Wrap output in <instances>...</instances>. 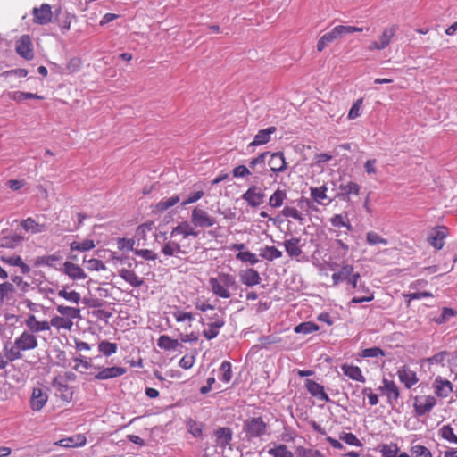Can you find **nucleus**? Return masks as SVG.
Returning a JSON list of instances; mask_svg holds the SVG:
<instances>
[{
    "mask_svg": "<svg viewBox=\"0 0 457 457\" xmlns=\"http://www.w3.org/2000/svg\"><path fill=\"white\" fill-rule=\"evenodd\" d=\"M56 313L50 319L51 328H54L57 333L71 332L75 325V320L81 319V310L73 305H65L63 303L56 304Z\"/></svg>",
    "mask_w": 457,
    "mask_h": 457,
    "instance_id": "obj_1",
    "label": "nucleus"
},
{
    "mask_svg": "<svg viewBox=\"0 0 457 457\" xmlns=\"http://www.w3.org/2000/svg\"><path fill=\"white\" fill-rule=\"evenodd\" d=\"M38 346V341L36 335L24 330L14 339L13 344H4V352L10 361L20 360L23 357L22 352L32 351Z\"/></svg>",
    "mask_w": 457,
    "mask_h": 457,
    "instance_id": "obj_2",
    "label": "nucleus"
},
{
    "mask_svg": "<svg viewBox=\"0 0 457 457\" xmlns=\"http://www.w3.org/2000/svg\"><path fill=\"white\" fill-rule=\"evenodd\" d=\"M209 285L212 292L220 298L228 299L231 296L230 289L237 287L236 278L225 272H220L217 277L210 278Z\"/></svg>",
    "mask_w": 457,
    "mask_h": 457,
    "instance_id": "obj_3",
    "label": "nucleus"
},
{
    "mask_svg": "<svg viewBox=\"0 0 457 457\" xmlns=\"http://www.w3.org/2000/svg\"><path fill=\"white\" fill-rule=\"evenodd\" d=\"M295 203V206L289 204L284 206L280 213L284 218L293 219L299 224L303 225L306 220V216L308 215V208L311 205V202L306 197L302 196L296 200Z\"/></svg>",
    "mask_w": 457,
    "mask_h": 457,
    "instance_id": "obj_4",
    "label": "nucleus"
},
{
    "mask_svg": "<svg viewBox=\"0 0 457 457\" xmlns=\"http://www.w3.org/2000/svg\"><path fill=\"white\" fill-rule=\"evenodd\" d=\"M122 267L119 270V275L131 287H139L144 284V278L137 275L135 268L137 261L133 258L125 257L120 259Z\"/></svg>",
    "mask_w": 457,
    "mask_h": 457,
    "instance_id": "obj_5",
    "label": "nucleus"
},
{
    "mask_svg": "<svg viewBox=\"0 0 457 457\" xmlns=\"http://www.w3.org/2000/svg\"><path fill=\"white\" fill-rule=\"evenodd\" d=\"M397 24H391L386 26L382 29L380 33L378 35L377 39L372 41L368 46L369 51H382L388 47L392 41L394 40L397 31H398Z\"/></svg>",
    "mask_w": 457,
    "mask_h": 457,
    "instance_id": "obj_6",
    "label": "nucleus"
},
{
    "mask_svg": "<svg viewBox=\"0 0 457 457\" xmlns=\"http://www.w3.org/2000/svg\"><path fill=\"white\" fill-rule=\"evenodd\" d=\"M199 232L187 220L180 221L172 228L170 237L178 244H190L189 237L196 238Z\"/></svg>",
    "mask_w": 457,
    "mask_h": 457,
    "instance_id": "obj_7",
    "label": "nucleus"
},
{
    "mask_svg": "<svg viewBox=\"0 0 457 457\" xmlns=\"http://www.w3.org/2000/svg\"><path fill=\"white\" fill-rule=\"evenodd\" d=\"M267 424L261 417L249 418L244 422V432L248 439L262 437L267 434Z\"/></svg>",
    "mask_w": 457,
    "mask_h": 457,
    "instance_id": "obj_8",
    "label": "nucleus"
},
{
    "mask_svg": "<svg viewBox=\"0 0 457 457\" xmlns=\"http://www.w3.org/2000/svg\"><path fill=\"white\" fill-rule=\"evenodd\" d=\"M189 223L194 228H206L213 227L217 223V220L213 216L209 214L206 210L200 207H195L191 212Z\"/></svg>",
    "mask_w": 457,
    "mask_h": 457,
    "instance_id": "obj_9",
    "label": "nucleus"
},
{
    "mask_svg": "<svg viewBox=\"0 0 457 457\" xmlns=\"http://www.w3.org/2000/svg\"><path fill=\"white\" fill-rule=\"evenodd\" d=\"M436 405V399L432 395H416L413 398V411L416 417L429 413Z\"/></svg>",
    "mask_w": 457,
    "mask_h": 457,
    "instance_id": "obj_10",
    "label": "nucleus"
},
{
    "mask_svg": "<svg viewBox=\"0 0 457 457\" xmlns=\"http://www.w3.org/2000/svg\"><path fill=\"white\" fill-rule=\"evenodd\" d=\"M192 249L191 244H178L170 238L163 244L161 252L165 257H179L188 254Z\"/></svg>",
    "mask_w": 457,
    "mask_h": 457,
    "instance_id": "obj_11",
    "label": "nucleus"
},
{
    "mask_svg": "<svg viewBox=\"0 0 457 457\" xmlns=\"http://www.w3.org/2000/svg\"><path fill=\"white\" fill-rule=\"evenodd\" d=\"M345 35H346L345 25H337L334 27L320 37L316 46L317 51L320 53L322 52L328 44L342 38Z\"/></svg>",
    "mask_w": 457,
    "mask_h": 457,
    "instance_id": "obj_12",
    "label": "nucleus"
},
{
    "mask_svg": "<svg viewBox=\"0 0 457 457\" xmlns=\"http://www.w3.org/2000/svg\"><path fill=\"white\" fill-rule=\"evenodd\" d=\"M379 390L386 397V402L389 405L394 406L398 403L400 389L394 380L383 378Z\"/></svg>",
    "mask_w": 457,
    "mask_h": 457,
    "instance_id": "obj_13",
    "label": "nucleus"
},
{
    "mask_svg": "<svg viewBox=\"0 0 457 457\" xmlns=\"http://www.w3.org/2000/svg\"><path fill=\"white\" fill-rule=\"evenodd\" d=\"M265 196V193L261 187L256 185H252L242 195V199L245 200L249 206L256 208L264 203Z\"/></svg>",
    "mask_w": 457,
    "mask_h": 457,
    "instance_id": "obj_14",
    "label": "nucleus"
},
{
    "mask_svg": "<svg viewBox=\"0 0 457 457\" xmlns=\"http://www.w3.org/2000/svg\"><path fill=\"white\" fill-rule=\"evenodd\" d=\"M48 402L47 389L44 386L34 387L29 398V406L33 411H41Z\"/></svg>",
    "mask_w": 457,
    "mask_h": 457,
    "instance_id": "obj_15",
    "label": "nucleus"
},
{
    "mask_svg": "<svg viewBox=\"0 0 457 457\" xmlns=\"http://www.w3.org/2000/svg\"><path fill=\"white\" fill-rule=\"evenodd\" d=\"M17 54L27 61L34 58V51L31 38L29 35H22L16 42Z\"/></svg>",
    "mask_w": 457,
    "mask_h": 457,
    "instance_id": "obj_16",
    "label": "nucleus"
},
{
    "mask_svg": "<svg viewBox=\"0 0 457 457\" xmlns=\"http://www.w3.org/2000/svg\"><path fill=\"white\" fill-rule=\"evenodd\" d=\"M33 22L38 25H46L52 21L53 12L49 4H42L32 10Z\"/></svg>",
    "mask_w": 457,
    "mask_h": 457,
    "instance_id": "obj_17",
    "label": "nucleus"
},
{
    "mask_svg": "<svg viewBox=\"0 0 457 457\" xmlns=\"http://www.w3.org/2000/svg\"><path fill=\"white\" fill-rule=\"evenodd\" d=\"M448 228L445 226H437L433 228L428 237V242L436 250H441L445 245V239L448 237Z\"/></svg>",
    "mask_w": 457,
    "mask_h": 457,
    "instance_id": "obj_18",
    "label": "nucleus"
},
{
    "mask_svg": "<svg viewBox=\"0 0 457 457\" xmlns=\"http://www.w3.org/2000/svg\"><path fill=\"white\" fill-rule=\"evenodd\" d=\"M400 382L405 388L410 389L419 382V378L416 371L412 370L410 367L403 365L397 370L396 372Z\"/></svg>",
    "mask_w": 457,
    "mask_h": 457,
    "instance_id": "obj_19",
    "label": "nucleus"
},
{
    "mask_svg": "<svg viewBox=\"0 0 457 457\" xmlns=\"http://www.w3.org/2000/svg\"><path fill=\"white\" fill-rule=\"evenodd\" d=\"M435 395L439 398H446L448 397L453 390V384L447 380L446 378L437 376L433 381L432 384Z\"/></svg>",
    "mask_w": 457,
    "mask_h": 457,
    "instance_id": "obj_20",
    "label": "nucleus"
},
{
    "mask_svg": "<svg viewBox=\"0 0 457 457\" xmlns=\"http://www.w3.org/2000/svg\"><path fill=\"white\" fill-rule=\"evenodd\" d=\"M24 323L27 327V330L32 334L48 331L51 328L50 320H38L34 314H29Z\"/></svg>",
    "mask_w": 457,
    "mask_h": 457,
    "instance_id": "obj_21",
    "label": "nucleus"
},
{
    "mask_svg": "<svg viewBox=\"0 0 457 457\" xmlns=\"http://www.w3.org/2000/svg\"><path fill=\"white\" fill-rule=\"evenodd\" d=\"M180 201L178 195H173L170 197L162 198L158 203L152 206V212L154 214H162L170 208L175 206Z\"/></svg>",
    "mask_w": 457,
    "mask_h": 457,
    "instance_id": "obj_22",
    "label": "nucleus"
},
{
    "mask_svg": "<svg viewBox=\"0 0 457 457\" xmlns=\"http://www.w3.org/2000/svg\"><path fill=\"white\" fill-rule=\"evenodd\" d=\"M53 386L56 390L57 396L63 402L70 403L72 400L73 390L67 383L55 378L53 381Z\"/></svg>",
    "mask_w": 457,
    "mask_h": 457,
    "instance_id": "obj_23",
    "label": "nucleus"
},
{
    "mask_svg": "<svg viewBox=\"0 0 457 457\" xmlns=\"http://www.w3.org/2000/svg\"><path fill=\"white\" fill-rule=\"evenodd\" d=\"M305 387L313 397H316L317 399L326 403L330 401L328 395L325 392L324 386L316 381L306 379Z\"/></svg>",
    "mask_w": 457,
    "mask_h": 457,
    "instance_id": "obj_24",
    "label": "nucleus"
},
{
    "mask_svg": "<svg viewBox=\"0 0 457 457\" xmlns=\"http://www.w3.org/2000/svg\"><path fill=\"white\" fill-rule=\"evenodd\" d=\"M239 277L241 283L247 287L259 285L262 281L259 272L252 268L241 270Z\"/></svg>",
    "mask_w": 457,
    "mask_h": 457,
    "instance_id": "obj_25",
    "label": "nucleus"
},
{
    "mask_svg": "<svg viewBox=\"0 0 457 457\" xmlns=\"http://www.w3.org/2000/svg\"><path fill=\"white\" fill-rule=\"evenodd\" d=\"M270 170L274 173L283 172L287 169L286 159L282 152H276L270 154L269 161Z\"/></svg>",
    "mask_w": 457,
    "mask_h": 457,
    "instance_id": "obj_26",
    "label": "nucleus"
},
{
    "mask_svg": "<svg viewBox=\"0 0 457 457\" xmlns=\"http://www.w3.org/2000/svg\"><path fill=\"white\" fill-rule=\"evenodd\" d=\"M277 131V128L270 126L267 129H261L254 136L253 140L248 145V147L262 145L269 143L271 138V135Z\"/></svg>",
    "mask_w": 457,
    "mask_h": 457,
    "instance_id": "obj_27",
    "label": "nucleus"
},
{
    "mask_svg": "<svg viewBox=\"0 0 457 457\" xmlns=\"http://www.w3.org/2000/svg\"><path fill=\"white\" fill-rule=\"evenodd\" d=\"M57 295L71 304H75L77 307L80 303L81 295L71 289L69 286H63L60 290L57 291Z\"/></svg>",
    "mask_w": 457,
    "mask_h": 457,
    "instance_id": "obj_28",
    "label": "nucleus"
},
{
    "mask_svg": "<svg viewBox=\"0 0 457 457\" xmlns=\"http://www.w3.org/2000/svg\"><path fill=\"white\" fill-rule=\"evenodd\" d=\"M126 371V369L123 367L113 366L104 368L95 376V378L98 380L110 379L122 376Z\"/></svg>",
    "mask_w": 457,
    "mask_h": 457,
    "instance_id": "obj_29",
    "label": "nucleus"
},
{
    "mask_svg": "<svg viewBox=\"0 0 457 457\" xmlns=\"http://www.w3.org/2000/svg\"><path fill=\"white\" fill-rule=\"evenodd\" d=\"M63 272L73 280L85 279L87 278L83 269L71 262H64Z\"/></svg>",
    "mask_w": 457,
    "mask_h": 457,
    "instance_id": "obj_30",
    "label": "nucleus"
},
{
    "mask_svg": "<svg viewBox=\"0 0 457 457\" xmlns=\"http://www.w3.org/2000/svg\"><path fill=\"white\" fill-rule=\"evenodd\" d=\"M216 445L222 450L230 445L232 440V431L229 428H220L215 430Z\"/></svg>",
    "mask_w": 457,
    "mask_h": 457,
    "instance_id": "obj_31",
    "label": "nucleus"
},
{
    "mask_svg": "<svg viewBox=\"0 0 457 457\" xmlns=\"http://www.w3.org/2000/svg\"><path fill=\"white\" fill-rule=\"evenodd\" d=\"M155 228L154 221L153 220H147L142 224H140L137 229L135 237H137V241H143V245H145V242L148 238V234L153 233L154 229Z\"/></svg>",
    "mask_w": 457,
    "mask_h": 457,
    "instance_id": "obj_32",
    "label": "nucleus"
},
{
    "mask_svg": "<svg viewBox=\"0 0 457 457\" xmlns=\"http://www.w3.org/2000/svg\"><path fill=\"white\" fill-rule=\"evenodd\" d=\"M0 260L8 265L19 267L22 274H29L30 268L27 265L19 255H2Z\"/></svg>",
    "mask_w": 457,
    "mask_h": 457,
    "instance_id": "obj_33",
    "label": "nucleus"
},
{
    "mask_svg": "<svg viewBox=\"0 0 457 457\" xmlns=\"http://www.w3.org/2000/svg\"><path fill=\"white\" fill-rule=\"evenodd\" d=\"M341 370L343 373L349 378L361 383L365 382V378L362 375V371L358 366L345 363L341 366Z\"/></svg>",
    "mask_w": 457,
    "mask_h": 457,
    "instance_id": "obj_34",
    "label": "nucleus"
},
{
    "mask_svg": "<svg viewBox=\"0 0 457 457\" xmlns=\"http://www.w3.org/2000/svg\"><path fill=\"white\" fill-rule=\"evenodd\" d=\"M299 244L300 238L298 237H292L284 241V247L288 256L297 258L303 253Z\"/></svg>",
    "mask_w": 457,
    "mask_h": 457,
    "instance_id": "obj_35",
    "label": "nucleus"
},
{
    "mask_svg": "<svg viewBox=\"0 0 457 457\" xmlns=\"http://www.w3.org/2000/svg\"><path fill=\"white\" fill-rule=\"evenodd\" d=\"M354 270L353 265L345 264L341 269L332 274L333 285L337 286L343 281H346L348 278L353 273Z\"/></svg>",
    "mask_w": 457,
    "mask_h": 457,
    "instance_id": "obj_36",
    "label": "nucleus"
},
{
    "mask_svg": "<svg viewBox=\"0 0 457 457\" xmlns=\"http://www.w3.org/2000/svg\"><path fill=\"white\" fill-rule=\"evenodd\" d=\"M21 226L24 230L32 234H38L46 229V226L44 223H38L31 217L23 220L21 222Z\"/></svg>",
    "mask_w": 457,
    "mask_h": 457,
    "instance_id": "obj_37",
    "label": "nucleus"
},
{
    "mask_svg": "<svg viewBox=\"0 0 457 457\" xmlns=\"http://www.w3.org/2000/svg\"><path fill=\"white\" fill-rule=\"evenodd\" d=\"M287 197V191L285 189L278 188L269 197L268 204L271 208H280L284 204Z\"/></svg>",
    "mask_w": 457,
    "mask_h": 457,
    "instance_id": "obj_38",
    "label": "nucleus"
},
{
    "mask_svg": "<svg viewBox=\"0 0 457 457\" xmlns=\"http://www.w3.org/2000/svg\"><path fill=\"white\" fill-rule=\"evenodd\" d=\"M329 221L335 228H345L347 231L352 230V225L346 212L334 215L330 218Z\"/></svg>",
    "mask_w": 457,
    "mask_h": 457,
    "instance_id": "obj_39",
    "label": "nucleus"
},
{
    "mask_svg": "<svg viewBox=\"0 0 457 457\" xmlns=\"http://www.w3.org/2000/svg\"><path fill=\"white\" fill-rule=\"evenodd\" d=\"M341 196L343 199L349 198L351 195H358L360 194L361 187L353 181H349L345 185L339 186Z\"/></svg>",
    "mask_w": 457,
    "mask_h": 457,
    "instance_id": "obj_40",
    "label": "nucleus"
},
{
    "mask_svg": "<svg viewBox=\"0 0 457 457\" xmlns=\"http://www.w3.org/2000/svg\"><path fill=\"white\" fill-rule=\"evenodd\" d=\"M224 326L222 320L217 319L208 325V328L203 331V335L208 340L215 338L219 334V329Z\"/></svg>",
    "mask_w": 457,
    "mask_h": 457,
    "instance_id": "obj_41",
    "label": "nucleus"
},
{
    "mask_svg": "<svg viewBox=\"0 0 457 457\" xmlns=\"http://www.w3.org/2000/svg\"><path fill=\"white\" fill-rule=\"evenodd\" d=\"M157 345L163 350H176L179 346L177 339H173L167 335H162L157 340Z\"/></svg>",
    "mask_w": 457,
    "mask_h": 457,
    "instance_id": "obj_42",
    "label": "nucleus"
},
{
    "mask_svg": "<svg viewBox=\"0 0 457 457\" xmlns=\"http://www.w3.org/2000/svg\"><path fill=\"white\" fill-rule=\"evenodd\" d=\"M328 187L323 185L319 187H311L310 195L311 197L319 204H324V201L328 200V197L327 195Z\"/></svg>",
    "mask_w": 457,
    "mask_h": 457,
    "instance_id": "obj_43",
    "label": "nucleus"
},
{
    "mask_svg": "<svg viewBox=\"0 0 457 457\" xmlns=\"http://www.w3.org/2000/svg\"><path fill=\"white\" fill-rule=\"evenodd\" d=\"M22 240H23V237L17 234L4 236L0 238V246L5 247V248H14Z\"/></svg>",
    "mask_w": 457,
    "mask_h": 457,
    "instance_id": "obj_44",
    "label": "nucleus"
},
{
    "mask_svg": "<svg viewBox=\"0 0 457 457\" xmlns=\"http://www.w3.org/2000/svg\"><path fill=\"white\" fill-rule=\"evenodd\" d=\"M268 453L272 457H294V453L286 445H274L268 450Z\"/></svg>",
    "mask_w": 457,
    "mask_h": 457,
    "instance_id": "obj_45",
    "label": "nucleus"
},
{
    "mask_svg": "<svg viewBox=\"0 0 457 457\" xmlns=\"http://www.w3.org/2000/svg\"><path fill=\"white\" fill-rule=\"evenodd\" d=\"M261 257L272 262L276 259H278L282 256V252L276 248L275 246L266 245L260 253Z\"/></svg>",
    "mask_w": 457,
    "mask_h": 457,
    "instance_id": "obj_46",
    "label": "nucleus"
},
{
    "mask_svg": "<svg viewBox=\"0 0 457 457\" xmlns=\"http://www.w3.org/2000/svg\"><path fill=\"white\" fill-rule=\"evenodd\" d=\"M86 441L87 440L84 436L78 435L75 436L63 438V439L60 440L59 444H60V445L64 446V447H74V446L84 445L86 444Z\"/></svg>",
    "mask_w": 457,
    "mask_h": 457,
    "instance_id": "obj_47",
    "label": "nucleus"
},
{
    "mask_svg": "<svg viewBox=\"0 0 457 457\" xmlns=\"http://www.w3.org/2000/svg\"><path fill=\"white\" fill-rule=\"evenodd\" d=\"M15 288L12 283L4 282L0 284V303L12 298Z\"/></svg>",
    "mask_w": 457,
    "mask_h": 457,
    "instance_id": "obj_48",
    "label": "nucleus"
},
{
    "mask_svg": "<svg viewBox=\"0 0 457 457\" xmlns=\"http://www.w3.org/2000/svg\"><path fill=\"white\" fill-rule=\"evenodd\" d=\"M98 350L104 355L110 356L117 352L118 345L115 343H111V342L104 340L99 343Z\"/></svg>",
    "mask_w": 457,
    "mask_h": 457,
    "instance_id": "obj_49",
    "label": "nucleus"
},
{
    "mask_svg": "<svg viewBox=\"0 0 457 457\" xmlns=\"http://www.w3.org/2000/svg\"><path fill=\"white\" fill-rule=\"evenodd\" d=\"M236 259L242 262H248L251 265H254L259 262L257 255L250 251L238 252L236 254Z\"/></svg>",
    "mask_w": 457,
    "mask_h": 457,
    "instance_id": "obj_50",
    "label": "nucleus"
},
{
    "mask_svg": "<svg viewBox=\"0 0 457 457\" xmlns=\"http://www.w3.org/2000/svg\"><path fill=\"white\" fill-rule=\"evenodd\" d=\"M11 98L15 102H21L26 99H38L42 100L44 97L34 93L15 91L11 95Z\"/></svg>",
    "mask_w": 457,
    "mask_h": 457,
    "instance_id": "obj_51",
    "label": "nucleus"
},
{
    "mask_svg": "<svg viewBox=\"0 0 457 457\" xmlns=\"http://www.w3.org/2000/svg\"><path fill=\"white\" fill-rule=\"evenodd\" d=\"M187 428L188 432L195 437H201L203 435V424L192 419L187 421Z\"/></svg>",
    "mask_w": 457,
    "mask_h": 457,
    "instance_id": "obj_52",
    "label": "nucleus"
},
{
    "mask_svg": "<svg viewBox=\"0 0 457 457\" xmlns=\"http://www.w3.org/2000/svg\"><path fill=\"white\" fill-rule=\"evenodd\" d=\"M399 447L395 443L384 444L381 445L380 453L383 457H397Z\"/></svg>",
    "mask_w": 457,
    "mask_h": 457,
    "instance_id": "obj_53",
    "label": "nucleus"
},
{
    "mask_svg": "<svg viewBox=\"0 0 457 457\" xmlns=\"http://www.w3.org/2000/svg\"><path fill=\"white\" fill-rule=\"evenodd\" d=\"M95 247V243L91 239H86L82 242H72L71 244V249L73 251L85 252L89 251Z\"/></svg>",
    "mask_w": 457,
    "mask_h": 457,
    "instance_id": "obj_54",
    "label": "nucleus"
},
{
    "mask_svg": "<svg viewBox=\"0 0 457 457\" xmlns=\"http://www.w3.org/2000/svg\"><path fill=\"white\" fill-rule=\"evenodd\" d=\"M440 436L449 443L457 444V436L449 425L443 426L440 430Z\"/></svg>",
    "mask_w": 457,
    "mask_h": 457,
    "instance_id": "obj_55",
    "label": "nucleus"
},
{
    "mask_svg": "<svg viewBox=\"0 0 457 457\" xmlns=\"http://www.w3.org/2000/svg\"><path fill=\"white\" fill-rule=\"evenodd\" d=\"M296 457H325L319 450L298 446L295 450Z\"/></svg>",
    "mask_w": 457,
    "mask_h": 457,
    "instance_id": "obj_56",
    "label": "nucleus"
},
{
    "mask_svg": "<svg viewBox=\"0 0 457 457\" xmlns=\"http://www.w3.org/2000/svg\"><path fill=\"white\" fill-rule=\"evenodd\" d=\"M450 353L447 351H441L433 356L427 358L425 361L428 363V365L441 364L444 366V362L446 357H448Z\"/></svg>",
    "mask_w": 457,
    "mask_h": 457,
    "instance_id": "obj_57",
    "label": "nucleus"
},
{
    "mask_svg": "<svg viewBox=\"0 0 457 457\" xmlns=\"http://www.w3.org/2000/svg\"><path fill=\"white\" fill-rule=\"evenodd\" d=\"M172 316L177 322L188 321L189 327H191V323L194 320V315L191 312H187L179 309L172 312Z\"/></svg>",
    "mask_w": 457,
    "mask_h": 457,
    "instance_id": "obj_58",
    "label": "nucleus"
},
{
    "mask_svg": "<svg viewBox=\"0 0 457 457\" xmlns=\"http://www.w3.org/2000/svg\"><path fill=\"white\" fill-rule=\"evenodd\" d=\"M319 329L318 325L313 322H303L295 328V333L310 334Z\"/></svg>",
    "mask_w": 457,
    "mask_h": 457,
    "instance_id": "obj_59",
    "label": "nucleus"
},
{
    "mask_svg": "<svg viewBox=\"0 0 457 457\" xmlns=\"http://www.w3.org/2000/svg\"><path fill=\"white\" fill-rule=\"evenodd\" d=\"M363 104V98L357 99L352 105V107L349 110L347 118L349 120H354L361 116V109Z\"/></svg>",
    "mask_w": 457,
    "mask_h": 457,
    "instance_id": "obj_60",
    "label": "nucleus"
},
{
    "mask_svg": "<svg viewBox=\"0 0 457 457\" xmlns=\"http://www.w3.org/2000/svg\"><path fill=\"white\" fill-rule=\"evenodd\" d=\"M84 262L86 263L87 269L91 271H100L106 270L104 263L98 259H89L87 261L84 260Z\"/></svg>",
    "mask_w": 457,
    "mask_h": 457,
    "instance_id": "obj_61",
    "label": "nucleus"
},
{
    "mask_svg": "<svg viewBox=\"0 0 457 457\" xmlns=\"http://www.w3.org/2000/svg\"><path fill=\"white\" fill-rule=\"evenodd\" d=\"M220 370L221 372V376H220V379H221L222 381H224L226 383L230 381L231 377H232L230 362L227 361H224L220 364Z\"/></svg>",
    "mask_w": 457,
    "mask_h": 457,
    "instance_id": "obj_62",
    "label": "nucleus"
},
{
    "mask_svg": "<svg viewBox=\"0 0 457 457\" xmlns=\"http://www.w3.org/2000/svg\"><path fill=\"white\" fill-rule=\"evenodd\" d=\"M340 440L344 441L345 444L353 446H361V442L360 439L353 433H342L339 436Z\"/></svg>",
    "mask_w": 457,
    "mask_h": 457,
    "instance_id": "obj_63",
    "label": "nucleus"
},
{
    "mask_svg": "<svg viewBox=\"0 0 457 457\" xmlns=\"http://www.w3.org/2000/svg\"><path fill=\"white\" fill-rule=\"evenodd\" d=\"M411 453L413 457H432L430 451L420 445L411 446Z\"/></svg>",
    "mask_w": 457,
    "mask_h": 457,
    "instance_id": "obj_64",
    "label": "nucleus"
}]
</instances>
